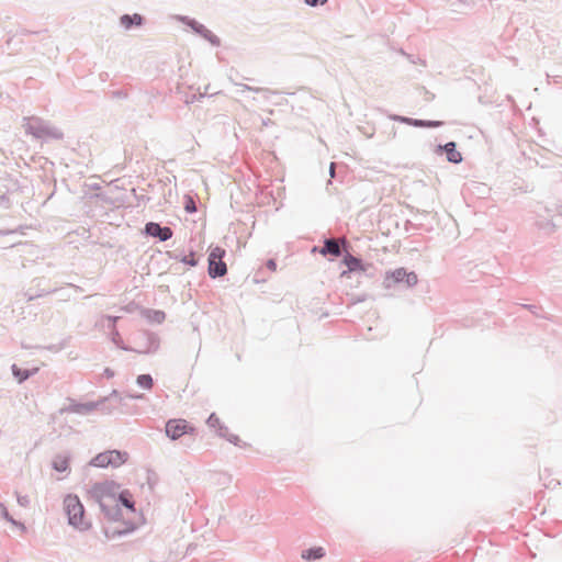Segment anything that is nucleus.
Returning <instances> with one entry per match:
<instances>
[{"instance_id": "nucleus-14", "label": "nucleus", "mask_w": 562, "mask_h": 562, "mask_svg": "<svg viewBox=\"0 0 562 562\" xmlns=\"http://www.w3.org/2000/svg\"><path fill=\"white\" fill-rule=\"evenodd\" d=\"M344 245L342 243L340 244L338 240L334 239V238H325L324 241H323V246L322 247H318V246H314L313 247V252H318L323 256H333L335 258H338L340 256L344 255Z\"/></svg>"}, {"instance_id": "nucleus-7", "label": "nucleus", "mask_w": 562, "mask_h": 562, "mask_svg": "<svg viewBox=\"0 0 562 562\" xmlns=\"http://www.w3.org/2000/svg\"><path fill=\"white\" fill-rule=\"evenodd\" d=\"M226 250L220 246L211 248L207 258V273L211 279L222 278L227 273V266L224 261Z\"/></svg>"}, {"instance_id": "nucleus-51", "label": "nucleus", "mask_w": 562, "mask_h": 562, "mask_svg": "<svg viewBox=\"0 0 562 562\" xmlns=\"http://www.w3.org/2000/svg\"><path fill=\"white\" fill-rule=\"evenodd\" d=\"M125 310H126L127 312H131V311H132V306L127 305V306L125 307Z\"/></svg>"}, {"instance_id": "nucleus-41", "label": "nucleus", "mask_w": 562, "mask_h": 562, "mask_svg": "<svg viewBox=\"0 0 562 562\" xmlns=\"http://www.w3.org/2000/svg\"><path fill=\"white\" fill-rule=\"evenodd\" d=\"M11 205L10 203V199L7 194H1L0 195V206L4 207V209H9Z\"/></svg>"}, {"instance_id": "nucleus-40", "label": "nucleus", "mask_w": 562, "mask_h": 562, "mask_svg": "<svg viewBox=\"0 0 562 562\" xmlns=\"http://www.w3.org/2000/svg\"><path fill=\"white\" fill-rule=\"evenodd\" d=\"M132 192L134 193L135 199L137 200L138 204L139 203H147L150 200V198L148 195H144V194L137 195L136 194V189H132Z\"/></svg>"}, {"instance_id": "nucleus-45", "label": "nucleus", "mask_w": 562, "mask_h": 562, "mask_svg": "<svg viewBox=\"0 0 562 562\" xmlns=\"http://www.w3.org/2000/svg\"><path fill=\"white\" fill-rule=\"evenodd\" d=\"M167 256L171 259H175V260H178L179 261V258H181L182 255H178L173 251H166Z\"/></svg>"}, {"instance_id": "nucleus-3", "label": "nucleus", "mask_w": 562, "mask_h": 562, "mask_svg": "<svg viewBox=\"0 0 562 562\" xmlns=\"http://www.w3.org/2000/svg\"><path fill=\"white\" fill-rule=\"evenodd\" d=\"M418 283V277L414 271H408L406 268H396L385 272L383 280V286L385 289H392L395 286H402L411 289Z\"/></svg>"}, {"instance_id": "nucleus-22", "label": "nucleus", "mask_w": 562, "mask_h": 562, "mask_svg": "<svg viewBox=\"0 0 562 562\" xmlns=\"http://www.w3.org/2000/svg\"><path fill=\"white\" fill-rule=\"evenodd\" d=\"M109 457H112V454L110 453V450L100 452L90 460L89 464L91 467H95V468L111 467V463H113V462L111 461V459H109Z\"/></svg>"}, {"instance_id": "nucleus-39", "label": "nucleus", "mask_w": 562, "mask_h": 562, "mask_svg": "<svg viewBox=\"0 0 562 562\" xmlns=\"http://www.w3.org/2000/svg\"><path fill=\"white\" fill-rule=\"evenodd\" d=\"M328 0H304V3L312 8H317L327 3Z\"/></svg>"}, {"instance_id": "nucleus-49", "label": "nucleus", "mask_w": 562, "mask_h": 562, "mask_svg": "<svg viewBox=\"0 0 562 562\" xmlns=\"http://www.w3.org/2000/svg\"><path fill=\"white\" fill-rule=\"evenodd\" d=\"M221 482H222L223 484L231 482V476H229V475L224 474V475H223V481H221Z\"/></svg>"}, {"instance_id": "nucleus-54", "label": "nucleus", "mask_w": 562, "mask_h": 562, "mask_svg": "<svg viewBox=\"0 0 562 562\" xmlns=\"http://www.w3.org/2000/svg\"><path fill=\"white\" fill-rule=\"evenodd\" d=\"M43 293V290L42 291H34V294H42Z\"/></svg>"}, {"instance_id": "nucleus-2", "label": "nucleus", "mask_w": 562, "mask_h": 562, "mask_svg": "<svg viewBox=\"0 0 562 562\" xmlns=\"http://www.w3.org/2000/svg\"><path fill=\"white\" fill-rule=\"evenodd\" d=\"M64 510L68 524L80 531L88 530L91 522L86 518V509L78 495L69 493L64 498Z\"/></svg>"}, {"instance_id": "nucleus-13", "label": "nucleus", "mask_w": 562, "mask_h": 562, "mask_svg": "<svg viewBox=\"0 0 562 562\" xmlns=\"http://www.w3.org/2000/svg\"><path fill=\"white\" fill-rule=\"evenodd\" d=\"M390 119L394 122L404 123L414 127H422V128H437L441 127L445 122L443 121H437V120H422V119H413L408 116H402L397 114H393L390 116Z\"/></svg>"}, {"instance_id": "nucleus-4", "label": "nucleus", "mask_w": 562, "mask_h": 562, "mask_svg": "<svg viewBox=\"0 0 562 562\" xmlns=\"http://www.w3.org/2000/svg\"><path fill=\"white\" fill-rule=\"evenodd\" d=\"M133 341L135 347H132V352L136 353H155L159 349L160 339L157 334L148 330L138 331Z\"/></svg>"}, {"instance_id": "nucleus-34", "label": "nucleus", "mask_w": 562, "mask_h": 562, "mask_svg": "<svg viewBox=\"0 0 562 562\" xmlns=\"http://www.w3.org/2000/svg\"><path fill=\"white\" fill-rule=\"evenodd\" d=\"M524 308L528 310L531 314H533L535 316L537 317H543L540 312H541V307L538 306V305H535V304H522L521 305Z\"/></svg>"}, {"instance_id": "nucleus-19", "label": "nucleus", "mask_w": 562, "mask_h": 562, "mask_svg": "<svg viewBox=\"0 0 562 562\" xmlns=\"http://www.w3.org/2000/svg\"><path fill=\"white\" fill-rule=\"evenodd\" d=\"M38 368H32V369H25L20 368L18 364L13 363L11 366V372L14 379L19 384L24 383L26 380H29L31 376L35 375L38 372Z\"/></svg>"}, {"instance_id": "nucleus-9", "label": "nucleus", "mask_w": 562, "mask_h": 562, "mask_svg": "<svg viewBox=\"0 0 562 562\" xmlns=\"http://www.w3.org/2000/svg\"><path fill=\"white\" fill-rule=\"evenodd\" d=\"M344 245V255L341 263L347 267V270L341 272V277H346L349 273H361L367 272L368 268L372 267L370 263H366L362 258L356 257L349 252V243L346 239H342Z\"/></svg>"}, {"instance_id": "nucleus-26", "label": "nucleus", "mask_w": 562, "mask_h": 562, "mask_svg": "<svg viewBox=\"0 0 562 562\" xmlns=\"http://www.w3.org/2000/svg\"><path fill=\"white\" fill-rule=\"evenodd\" d=\"M0 516L5 519L8 522L20 527L22 530H25V526L23 522L15 520L8 512L5 505L0 503Z\"/></svg>"}, {"instance_id": "nucleus-44", "label": "nucleus", "mask_w": 562, "mask_h": 562, "mask_svg": "<svg viewBox=\"0 0 562 562\" xmlns=\"http://www.w3.org/2000/svg\"><path fill=\"white\" fill-rule=\"evenodd\" d=\"M548 211L555 212L557 214L562 216V203L554 204L553 209H548Z\"/></svg>"}, {"instance_id": "nucleus-36", "label": "nucleus", "mask_w": 562, "mask_h": 562, "mask_svg": "<svg viewBox=\"0 0 562 562\" xmlns=\"http://www.w3.org/2000/svg\"><path fill=\"white\" fill-rule=\"evenodd\" d=\"M226 440L228 442L233 443L234 446H237V447H244L245 446V443H243V441L239 438V436L234 435V434H231L229 437H227Z\"/></svg>"}, {"instance_id": "nucleus-30", "label": "nucleus", "mask_w": 562, "mask_h": 562, "mask_svg": "<svg viewBox=\"0 0 562 562\" xmlns=\"http://www.w3.org/2000/svg\"><path fill=\"white\" fill-rule=\"evenodd\" d=\"M179 261L182 262L183 265H187V266H190V267H196L198 263H199V259L195 258V251L194 250H191L188 256L187 255H182L181 258H179Z\"/></svg>"}, {"instance_id": "nucleus-16", "label": "nucleus", "mask_w": 562, "mask_h": 562, "mask_svg": "<svg viewBox=\"0 0 562 562\" xmlns=\"http://www.w3.org/2000/svg\"><path fill=\"white\" fill-rule=\"evenodd\" d=\"M103 515L112 521H119L122 519V509L116 502H101L98 503Z\"/></svg>"}, {"instance_id": "nucleus-21", "label": "nucleus", "mask_w": 562, "mask_h": 562, "mask_svg": "<svg viewBox=\"0 0 562 562\" xmlns=\"http://www.w3.org/2000/svg\"><path fill=\"white\" fill-rule=\"evenodd\" d=\"M115 502L121 506H124L132 513H136L135 502L133 499V495L128 490H122L117 493V498Z\"/></svg>"}, {"instance_id": "nucleus-37", "label": "nucleus", "mask_w": 562, "mask_h": 562, "mask_svg": "<svg viewBox=\"0 0 562 562\" xmlns=\"http://www.w3.org/2000/svg\"><path fill=\"white\" fill-rule=\"evenodd\" d=\"M16 501L20 506L27 507L30 505V498L27 495H21L16 493Z\"/></svg>"}, {"instance_id": "nucleus-42", "label": "nucleus", "mask_w": 562, "mask_h": 562, "mask_svg": "<svg viewBox=\"0 0 562 562\" xmlns=\"http://www.w3.org/2000/svg\"><path fill=\"white\" fill-rule=\"evenodd\" d=\"M277 266H278V265H277L276 259L270 258V259H268V260L266 261V267H267V269H269L270 271H276V270H277Z\"/></svg>"}, {"instance_id": "nucleus-28", "label": "nucleus", "mask_w": 562, "mask_h": 562, "mask_svg": "<svg viewBox=\"0 0 562 562\" xmlns=\"http://www.w3.org/2000/svg\"><path fill=\"white\" fill-rule=\"evenodd\" d=\"M136 383L139 387H142L144 390H150L154 385V380L150 374L143 373L136 378Z\"/></svg>"}, {"instance_id": "nucleus-43", "label": "nucleus", "mask_w": 562, "mask_h": 562, "mask_svg": "<svg viewBox=\"0 0 562 562\" xmlns=\"http://www.w3.org/2000/svg\"><path fill=\"white\" fill-rule=\"evenodd\" d=\"M113 94V98H116V99H126L127 98V92L124 91V90H115L112 92Z\"/></svg>"}, {"instance_id": "nucleus-8", "label": "nucleus", "mask_w": 562, "mask_h": 562, "mask_svg": "<svg viewBox=\"0 0 562 562\" xmlns=\"http://www.w3.org/2000/svg\"><path fill=\"white\" fill-rule=\"evenodd\" d=\"M176 19L190 27L194 34L207 41L212 46L218 47L221 45V38L195 19L188 15H177Z\"/></svg>"}, {"instance_id": "nucleus-27", "label": "nucleus", "mask_w": 562, "mask_h": 562, "mask_svg": "<svg viewBox=\"0 0 562 562\" xmlns=\"http://www.w3.org/2000/svg\"><path fill=\"white\" fill-rule=\"evenodd\" d=\"M111 340L112 342L120 349L124 351H131L132 347L124 344L117 328H114V330H111Z\"/></svg>"}, {"instance_id": "nucleus-29", "label": "nucleus", "mask_w": 562, "mask_h": 562, "mask_svg": "<svg viewBox=\"0 0 562 562\" xmlns=\"http://www.w3.org/2000/svg\"><path fill=\"white\" fill-rule=\"evenodd\" d=\"M239 87H241L244 90L254 91L257 93H262L266 99H269V95L277 94V91L270 90L268 88H259V87H251L245 83H239Z\"/></svg>"}, {"instance_id": "nucleus-55", "label": "nucleus", "mask_w": 562, "mask_h": 562, "mask_svg": "<svg viewBox=\"0 0 562 562\" xmlns=\"http://www.w3.org/2000/svg\"><path fill=\"white\" fill-rule=\"evenodd\" d=\"M412 225H407L405 226V229L408 231L411 228Z\"/></svg>"}, {"instance_id": "nucleus-10", "label": "nucleus", "mask_w": 562, "mask_h": 562, "mask_svg": "<svg viewBox=\"0 0 562 562\" xmlns=\"http://www.w3.org/2000/svg\"><path fill=\"white\" fill-rule=\"evenodd\" d=\"M166 436L175 441L183 435L193 432L194 428L186 419H169L165 426Z\"/></svg>"}, {"instance_id": "nucleus-31", "label": "nucleus", "mask_w": 562, "mask_h": 562, "mask_svg": "<svg viewBox=\"0 0 562 562\" xmlns=\"http://www.w3.org/2000/svg\"><path fill=\"white\" fill-rule=\"evenodd\" d=\"M184 210L189 214H193L198 211L195 200L190 194L184 195Z\"/></svg>"}, {"instance_id": "nucleus-18", "label": "nucleus", "mask_w": 562, "mask_h": 562, "mask_svg": "<svg viewBox=\"0 0 562 562\" xmlns=\"http://www.w3.org/2000/svg\"><path fill=\"white\" fill-rule=\"evenodd\" d=\"M146 22V19L144 15L139 13H133V14H123L120 18L121 25L126 30H132L134 27L143 26Z\"/></svg>"}, {"instance_id": "nucleus-52", "label": "nucleus", "mask_w": 562, "mask_h": 562, "mask_svg": "<svg viewBox=\"0 0 562 562\" xmlns=\"http://www.w3.org/2000/svg\"><path fill=\"white\" fill-rule=\"evenodd\" d=\"M413 225L411 221H406L405 226Z\"/></svg>"}, {"instance_id": "nucleus-17", "label": "nucleus", "mask_w": 562, "mask_h": 562, "mask_svg": "<svg viewBox=\"0 0 562 562\" xmlns=\"http://www.w3.org/2000/svg\"><path fill=\"white\" fill-rule=\"evenodd\" d=\"M124 525L125 527L120 529V528H112V527H104L103 528V531H104V535L108 539H114V538H117V537H123V536H126V535H130L132 532H134L136 529H137V525L133 521H124Z\"/></svg>"}, {"instance_id": "nucleus-15", "label": "nucleus", "mask_w": 562, "mask_h": 562, "mask_svg": "<svg viewBox=\"0 0 562 562\" xmlns=\"http://www.w3.org/2000/svg\"><path fill=\"white\" fill-rule=\"evenodd\" d=\"M68 406L60 409V413H75L79 415H89L90 413L97 411L98 404L97 401L80 403L76 400L68 398Z\"/></svg>"}, {"instance_id": "nucleus-38", "label": "nucleus", "mask_w": 562, "mask_h": 562, "mask_svg": "<svg viewBox=\"0 0 562 562\" xmlns=\"http://www.w3.org/2000/svg\"><path fill=\"white\" fill-rule=\"evenodd\" d=\"M105 318L109 322L108 327L111 330H114V328H116V323L120 319V316L106 315Z\"/></svg>"}, {"instance_id": "nucleus-48", "label": "nucleus", "mask_w": 562, "mask_h": 562, "mask_svg": "<svg viewBox=\"0 0 562 562\" xmlns=\"http://www.w3.org/2000/svg\"><path fill=\"white\" fill-rule=\"evenodd\" d=\"M364 300H366V297H364V296H358V297H356V299L352 301V303H353V304H356V303H359V302H363Z\"/></svg>"}, {"instance_id": "nucleus-23", "label": "nucleus", "mask_w": 562, "mask_h": 562, "mask_svg": "<svg viewBox=\"0 0 562 562\" xmlns=\"http://www.w3.org/2000/svg\"><path fill=\"white\" fill-rule=\"evenodd\" d=\"M325 555L323 547H311L302 551V558L306 561H316Z\"/></svg>"}, {"instance_id": "nucleus-32", "label": "nucleus", "mask_w": 562, "mask_h": 562, "mask_svg": "<svg viewBox=\"0 0 562 562\" xmlns=\"http://www.w3.org/2000/svg\"><path fill=\"white\" fill-rule=\"evenodd\" d=\"M56 290L53 289V290H43V293L42 294H34V291L32 288H30L26 292H25V296H26V300L29 302L37 299V297H42V296H45V295H48V294H52L54 293Z\"/></svg>"}, {"instance_id": "nucleus-53", "label": "nucleus", "mask_w": 562, "mask_h": 562, "mask_svg": "<svg viewBox=\"0 0 562 562\" xmlns=\"http://www.w3.org/2000/svg\"><path fill=\"white\" fill-rule=\"evenodd\" d=\"M48 350H55V347L54 346H49L47 347Z\"/></svg>"}, {"instance_id": "nucleus-35", "label": "nucleus", "mask_w": 562, "mask_h": 562, "mask_svg": "<svg viewBox=\"0 0 562 562\" xmlns=\"http://www.w3.org/2000/svg\"><path fill=\"white\" fill-rule=\"evenodd\" d=\"M216 435L221 438H224V439H227V437H229L231 432H229V429L227 426H225L224 424H222L217 430H216Z\"/></svg>"}, {"instance_id": "nucleus-33", "label": "nucleus", "mask_w": 562, "mask_h": 562, "mask_svg": "<svg viewBox=\"0 0 562 562\" xmlns=\"http://www.w3.org/2000/svg\"><path fill=\"white\" fill-rule=\"evenodd\" d=\"M206 424L209 425L210 428H214L215 430H217V428L223 424L218 416L215 414V413H212L207 419H206Z\"/></svg>"}, {"instance_id": "nucleus-47", "label": "nucleus", "mask_w": 562, "mask_h": 562, "mask_svg": "<svg viewBox=\"0 0 562 562\" xmlns=\"http://www.w3.org/2000/svg\"><path fill=\"white\" fill-rule=\"evenodd\" d=\"M16 231H14V229H0V235L4 236V235L13 234Z\"/></svg>"}, {"instance_id": "nucleus-1", "label": "nucleus", "mask_w": 562, "mask_h": 562, "mask_svg": "<svg viewBox=\"0 0 562 562\" xmlns=\"http://www.w3.org/2000/svg\"><path fill=\"white\" fill-rule=\"evenodd\" d=\"M22 126L25 134L32 135L36 139L47 142L49 139L60 140L64 138V133L52 126L47 121L38 116H24Z\"/></svg>"}, {"instance_id": "nucleus-46", "label": "nucleus", "mask_w": 562, "mask_h": 562, "mask_svg": "<svg viewBox=\"0 0 562 562\" xmlns=\"http://www.w3.org/2000/svg\"><path fill=\"white\" fill-rule=\"evenodd\" d=\"M103 374H104L108 379H110V378H113V376H114V371H113L112 369H110V368H105V369H104Z\"/></svg>"}, {"instance_id": "nucleus-6", "label": "nucleus", "mask_w": 562, "mask_h": 562, "mask_svg": "<svg viewBox=\"0 0 562 562\" xmlns=\"http://www.w3.org/2000/svg\"><path fill=\"white\" fill-rule=\"evenodd\" d=\"M143 400L144 394H127L122 396L116 390H113L108 396L97 401L98 408L103 414H112L120 405H125V400Z\"/></svg>"}, {"instance_id": "nucleus-5", "label": "nucleus", "mask_w": 562, "mask_h": 562, "mask_svg": "<svg viewBox=\"0 0 562 562\" xmlns=\"http://www.w3.org/2000/svg\"><path fill=\"white\" fill-rule=\"evenodd\" d=\"M120 487V484L114 481L97 482L90 488L89 494L97 503L108 501L113 503L117 498Z\"/></svg>"}, {"instance_id": "nucleus-25", "label": "nucleus", "mask_w": 562, "mask_h": 562, "mask_svg": "<svg viewBox=\"0 0 562 562\" xmlns=\"http://www.w3.org/2000/svg\"><path fill=\"white\" fill-rule=\"evenodd\" d=\"M112 457H109L113 463H111L112 468H119L124 464L128 459V453L122 450H110Z\"/></svg>"}, {"instance_id": "nucleus-11", "label": "nucleus", "mask_w": 562, "mask_h": 562, "mask_svg": "<svg viewBox=\"0 0 562 562\" xmlns=\"http://www.w3.org/2000/svg\"><path fill=\"white\" fill-rule=\"evenodd\" d=\"M143 234L154 237L159 241H167L172 238L173 231L169 226H162L157 222H148L145 224Z\"/></svg>"}, {"instance_id": "nucleus-24", "label": "nucleus", "mask_w": 562, "mask_h": 562, "mask_svg": "<svg viewBox=\"0 0 562 562\" xmlns=\"http://www.w3.org/2000/svg\"><path fill=\"white\" fill-rule=\"evenodd\" d=\"M143 316H145L150 323L160 324L165 321L166 314L160 310L153 308H144L142 312Z\"/></svg>"}, {"instance_id": "nucleus-20", "label": "nucleus", "mask_w": 562, "mask_h": 562, "mask_svg": "<svg viewBox=\"0 0 562 562\" xmlns=\"http://www.w3.org/2000/svg\"><path fill=\"white\" fill-rule=\"evenodd\" d=\"M70 459L71 456L69 452L58 453L52 461V468L60 473L67 472L69 470Z\"/></svg>"}, {"instance_id": "nucleus-12", "label": "nucleus", "mask_w": 562, "mask_h": 562, "mask_svg": "<svg viewBox=\"0 0 562 562\" xmlns=\"http://www.w3.org/2000/svg\"><path fill=\"white\" fill-rule=\"evenodd\" d=\"M434 153L438 156H446V159L450 164L458 165L462 162L463 157L462 154L457 149V143L453 140H450L446 144H438Z\"/></svg>"}, {"instance_id": "nucleus-50", "label": "nucleus", "mask_w": 562, "mask_h": 562, "mask_svg": "<svg viewBox=\"0 0 562 562\" xmlns=\"http://www.w3.org/2000/svg\"><path fill=\"white\" fill-rule=\"evenodd\" d=\"M334 168H335V164L331 162L330 164V175H331V177H334Z\"/></svg>"}]
</instances>
